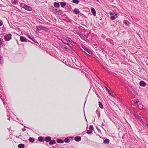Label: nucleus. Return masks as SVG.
<instances>
[{
	"instance_id": "f257e3e1",
	"label": "nucleus",
	"mask_w": 148,
	"mask_h": 148,
	"mask_svg": "<svg viewBox=\"0 0 148 148\" xmlns=\"http://www.w3.org/2000/svg\"><path fill=\"white\" fill-rule=\"evenodd\" d=\"M62 41L64 43L68 45L70 47H72L75 44V43L71 39L66 36L63 37Z\"/></svg>"
},
{
	"instance_id": "f03ea898",
	"label": "nucleus",
	"mask_w": 148,
	"mask_h": 148,
	"mask_svg": "<svg viewBox=\"0 0 148 148\" xmlns=\"http://www.w3.org/2000/svg\"><path fill=\"white\" fill-rule=\"evenodd\" d=\"M12 36L11 34H6L4 36V39L5 41H8L11 39Z\"/></svg>"
},
{
	"instance_id": "7ed1b4c3",
	"label": "nucleus",
	"mask_w": 148,
	"mask_h": 148,
	"mask_svg": "<svg viewBox=\"0 0 148 148\" xmlns=\"http://www.w3.org/2000/svg\"><path fill=\"white\" fill-rule=\"evenodd\" d=\"M20 40L22 42H27L28 40L25 38L23 36H20Z\"/></svg>"
},
{
	"instance_id": "20e7f679",
	"label": "nucleus",
	"mask_w": 148,
	"mask_h": 148,
	"mask_svg": "<svg viewBox=\"0 0 148 148\" xmlns=\"http://www.w3.org/2000/svg\"><path fill=\"white\" fill-rule=\"evenodd\" d=\"M44 27L42 26H38L37 27L36 31L39 32L41 30L44 29Z\"/></svg>"
},
{
	"instance_id": "39448f33",
	"label": "nucleus",
	"mask_w": 148,
	"mask_h": 148,
	"mask_svg": "<svg viewBox=\"0 0 148 148\" xmlns=\"http://www.w3.org/2000/svg\"><path fill=\"white\" fill-rule=\"evenodd\" d=\"M139 84L140 86L143 87H145L146 85V83L143 81H140V82Z\"/></svg>"
},
{
	"instance_id": "423d86ee",
	"label": "nucleus",
	"mask_w": 148,
	"mask_h": 148,
	"mask_svg": "<svg viewBox=\"0 0 148 148\" xmlns=\"http://www.w3.org/2000/svg\"><path fill=\"white\" fill-rule=\"evenodd\" d=\"M91 11L92 13V14L94 16H95L96 15V12L95 10L93 8H91Z\"/></svg>"
},
{
	"instance_id": "0eeeda50",
	"label": "nucleus",
	"mask_w": 148,
	"mask_h": 148,
	"mask_svg": "<svg viewBox=\"0 0 148 148\" xmlns=\"http://www.w3.org/2000/svg\"><path fill=\"white\" fill-rule=\"evenodd\" d=\"M25 7V8L24 9L27 10L29 11H31L32 10V8L27 5H26Z\"/></svg>"
},
{
	"instance_id": "6e6552de",
	"label": "nucleus",
	"mask_w": 148,
	"mask_h": 148,
	"mask_svg": "<svg viewBox=\"0 0 148 148\" xmlns=\"http://www.w3.org/2000/svg\"><path fill=\"white\" fill-rule=\"evenodd\" d=\"M81 138L80 136H76L75 137L74 140L77 142H79L81 140Z\"/></svg>"
},
{
	"instance_id": "1a4fd4ad",
	"label": "nucleus",
	"mask_w": 148,
	"mask_h": 148,
	"mask_svg": "<svg viewBox=\"0 0 148 148\" xmlns=\"http://www.w3.org/2000/svg\"><path fill=\"white\" fill-rule=\"evenodd\" d=\"M74 12L76 14H78L80 13V11L78 9L75 8L74 10Z\"/></svg>"
},
{
	"instance_id": "9d476101",
	"label": "nucleus",
	"mask_w": 148,
	"mask_h": 148,
	"mask_svg": "<svg viewBox=\"0 0 148 148\" xmlns=\"http://www.w3.org/2000/svg\"><path fill=\"white\" fill-rule=\"evenodd\" d=\"M118 16L117 14H116L114 16H112L110 17V18L112 20H114Z\"/></svg>"
},
{
	"instance_id": "9b49d317",
	"label": "nucleus",
	"mask_w": 148,
	"mask_h": 148,
	"mask_svg": "<svg viewBox=\"0 0 148 148\" xmlns=\"http://www.w3.org/2000/svg\"><path fill=\"white\" fill-rule=\"evenodd\" d=\"M45 140L46 142L50 141L51 140V138L49 136L46 137Z\"/></svg>"
},
{
	"instance_id": "f8f14e48",
	"label": "nucleus",
	"mask_w": 148,
	"mask_h": 148,
	"mask_svg": "<svg viewBox=\"0 0 148 148\" xmlns=\"http://www.w3.org/2000/svg\"><path fill=\"white\" fill-rule=\"evenodd\" d=\"M57 142L58 143H63L64 142V141L60 139H58L57 140Z\"/></svg>"
},
{
	"instance_id": "ddd939ff",
	"label": "nucleus",
	"mask_w": 148,
	"mask_h": 148,
	"mask_svg": "<svg viewBox=\"0 0 148 148\" xmlns=\"http://www.w3.org/2000/svg\"><path fill=\"white\" fill-rule=\"evenodd\" d=\"M18 0H12V2L14 4H18Z\"/></svg>"
},
{
	"instance_id": "4468645a",
	"label": "nucleus",
	"mask_w": 148,
	"mask_h": 148,
	"mask_svg": "<svg viewBox=\"0 0 148 148\" xmlns=\"http://www.w3.org/2000/svg\"><path fill=\"white\" fill-rule=\"evenodd\" d=\"M18 148H24V145L23 144H20L18 146Z\"/></svg>"
},
{
	"instance_id": "2eb2a0df",
	"label": "nucleus",
	"mask_w": 148,
	"mask_h": 148,
	"mask_svg": "<svg viewBox=\"0 0 148 148\" xmlns=\"http://www.w3.org/2000/svg\"><path fill=\"white\" fill-rule=\"evenodd\" d=\"M54 5L56 8H58L60 6L59 4L57 2H55L54 3Z\"/></svg>"
},
{
	"instance_id": "dca6fc26",
	"label": "nucleus",
	"mask_w": 148,
	"mask_h": 148,
	"mask_svg": "<svg viewBox=\"0 0 148 148\" xmlns=\"http://www.w3.org/2000/svg\"><path fill=\"white\" fill-rule=\"evenodd\" d=\"M38 140L42 142H43L44 141L43 137L42 136H40L38 137Z\"/></svg>"
},
{
	"instance_id": "f3484780",
	"label": "nucleus",
	"mask_w": 148,
	"mask_h": 148,
	"mask_svg": "<svg viewBox=\"0 0 148 148\" xmlns=\"http://www.w3.org/2000/svg\"><path fill=\"white\" fill-rule=\"evenodd\" d=\"M61 6L62 7H64L66 5V3L64 2H61L60 3Z\"/></svg>"
},
{
	"instance_id": "a211bd4d",
	"label": "nucleus",
	"mask_w": 148,
	"mask_h": 148,
	"mask_svg": "<svg viewBox=\"0 0 148 148\" xmlns=\"http://www.w3.org/2000/svg\"><path fill=\"white\" fill-rule=\"evenodd\" d=\"M56 143L55 141L54 140H52L49 143V144L51 145H53Z\"/></svg>"
},
{
	"instance_id": "6ab92c4d",
	"label": "nucleus",
	"mask_w": 148,
	"mask_h": 148,
	"mask_svg": "<svg viewBox=\"0 0 148 148\" xmlns=\"http://www.w3.org/2000/svg\"><path fill=\"white\" fill-rule=\"evenodd\" d=\"M109 141L110 140L108 139H106L104 140L103 143L106 144H108L109 142Z\"/></svg>"
},
{
	"instance_id": "aec40b11",
	"label": "nucleus",
	"mask_w": 148,
	"mask_h": 148,
	"mask_svg": "<svg viewBox=\"0 0 148 148\" xmlns=\"http://www.w3.org/2000/svg\"><path fill=\"white\" fill-rule=\"evenodd\" d=\"M86 51L89 54H92V51L90 49H86Z\"/></svg>"
},
{
	"instance_id": "412c9836",
	"label": "nucleus",
	"mask_w": 148,
	"mask_h": 148,
	"mask_svg": "<svg viewBox=\"0 0 148 148\" xmlns=\"http://www.w3.org/2000/svg\"><path fill=\"white\" fill-rule=\"evenodd\" d=\"M26 5L25 4L23 3H21L20 6L21 7L24 8H25V6Z\"/></svg>"
},
{
	"instance_id": "4be33fe9",
	"label": "nucleus",
	"mask_w": 148,
	"mask_h": 148,
	"mask_svg": "<svg viewBox=\"0 0 148 148\" xmlns=\"http://www.w3.org/2000/svg\"><path fill=\"white\" fill-rule=\"evenodd\" d=\"M29 140L30 142L33 143L34 140V139L33 138L30 137L29 138Z\"/></svg>"
},
{
	"instance_id": "5701e85b",
	"label": "nucleus",
	"mask_w": 148,
	"mask_h": 148,
	"mask_svg": "<svg viewBox=\"0 0 148 148\" xmlns=\"http://www.w3.org/2000/svg\"><path fill=\"white\" fill-rule=\"evenodd\" d=\"M99 107L101 108L102 109V108H103V105H102V103L101 102L99 101Z\"/></svg>"
},
{
	"instance_id": "b1692460",
	"label": "nucleus",
	"mask_w": 148,
	"mask_h": 148,
	"mask_svg": "<svg viewBox=\"0 0 148 148\" xmlns=\"http://www.w3.org/2000/svg\"><path fill=\"white\" fill-rule=\"evenodd\" d=\"M64 141L65 143H69L70 142V140L68 138H66L65 139Z\"/></svg>"
},
{
	"instance_id": "393cba45",
	"label": "nucleus",
	"mask_w": 148,
	"mask_h": 148,
	"mask_svg": "<svg viewBox=\"0 0 148 148\" xmlns=\"http://www.w3.org/2000/svg\"><path fill=\"white\" fill-rule=\"evenodd\" d=\"M124 23L127 25H128L130 24V23L128 21H127L126 20H124Z\"/></svg>"
},
{
	"instance_id": "a878e982",
	"label": "nucleus",
	"mask_w": 148,
	"mask_h": 148,
	"mask_svg": "<svg viewBox=\"0 0 148 148\" xmlns=\"http://www.w3.org/2000/svg\"><path fill=\"white\" fill-rule=\"evenodd\" d=\"M89 129L90 130L93 131V127L92 125H90L89 126Z\"/></svg>"
},
{
	"instance_id": "bb28decb",
	"label": "nucleus",
	"mask_w": 148,
	"mask_h": 148,
	"mask_svg": "<svg viewBox=\"0 0 148 148\" xmlns=\"http://www.w3.org/2000/svg\"><path fill=\"white\" fill-rule=\"evenodd\" d=\"M72 2L76 4H78L79 3V1L78 0H73Z\"/></svg>"
},
{
	"instance_id": "cd10ccee",
	"label": "nucleus",
	"mask_w": 148,
	"mask_h": 148,
	"mask_svg": "<svg viewBox=\"0 0 148 148\" xmlns=\"http://www.w3.org/2000/svg\"><path fill=\"white\" fill-rule=\"evenodd\" d=\"M3 62V58L0 55V64H1Z\"/></svg>"
},
{
	"instance_id": "c85d7f7f",
	"label": "nucleus",
	"mask_w": 148,
	"mask_h": 148,
	"mask_svg": "<svg viewBox=\"0 0 148 148\" xmlns=\"http://www.w3.org/2000/svg\"><path fill=\"white\" fill-rule=\"evenodd\" d=\"M79 36L82 39L84 40H85L86 38L84 36L80 34L79 35Z\"/></svg>"
},
{
	"instance_id": "c756f323",
	"label": "nucleus",
	"mask_w": 148,
	"mask_h": 148,
	"mask_svg": "<svg viewBox=\"0 0 148 148\" xmlns=\"http://www.w3.org/2000/svg\"><path fill=\"white\" fill-rule=\"evenodd\" d=\"M82 47L83 48V49L85 51H86V49H87L88 48L85 46L84 45H82Z\"/></svg>"
},
{
	"instance_id": "7c9ffc66",
	"label": "nucleus",
	"mask_w": 148,
	"mask_h": 148,
	"mask_svg": "<svg viewBox=\"0 0 148 148\" xmlns=\"http://www.w3.org/2000/svg\"><path fill=\"white\" fill-rule=\"evenodd\" d=\"M31 39L35 42L38 43V42L34 38H31Z\"/></svg>"
},
{
	"instance_id": "2f4dec72",
	"label": "nucleus",
	"mask_w": 148,
	"mask_h": 148,
	"mask_svg": "<svg viewBox=\"0 0 148 148\" xmlns=\"http://www.w3.org/2000/svg\"><path fill=\"white\" fill-rule=\"evenodd\" d=\"M92 132V131L91 130H88L87 131V133L89 134H91Z\"/></svg>"
},
{
	"instance_id": "473e14b6",
	"label": "nucleus",
	"mask_w": 148,
	"mask_h": 148,
	"mask_svg": "<svg viewBox=\"0 0 148 148\" xmlns=\"http://www.w3.org/2000/svg\"><path fill=\"white\" fill-rule=\"evenodd\" d=\"M115 12H114V11H113L112 12H111L110 13V15H113L115 14Z\"/></svg>"
},
{
	"instance_id": "72a5a7b5",
	"label": "nucleus",
	"mask_w": 148,
	"mask_h": 148,
	"mask_svg": "<svg viewBox=\"0 0 148 148\" xmlns=\"http://www.w3.org/2000/svg\"><path fill=\"white\" fill-rule=\"evenodd\" d=\"M3 39L0 38V45H1L3 43Z\"/></svg>"
},
{
	"instance_id": "f704fd0d",
	"label": "nucleus",
	"mask_w": 148,
	"mask_h": 148,
	"mask_svg": "<svg viewBox=\"0 0 148 148\" xmlns=\"http://www.w3.org/2000/svg\"><path fill=\"white\" fill-rule=\"evenodd\" d=\"M3 24V23L2 21L1 20H0V26L2 25Z\"/></svg>"
},
{
	"instance_id": "c9c22d12",
	"label": "nucleus",
	"mask_w": 148,
	"mask_h": 148,
	"mask_svg": "<svg viewBox=\"0 0 148 148\" xmlns=\"http://www.w3.org/2000/svg\"><path fill=\"white\" fill-rule=\"evenodd\" d=\"M106 90H107L108 92L109 93V94H110V90L107 88L106 87Z\"/></svg>"
},
{
	"instance_id": "e433bc0d",
	"label": "nucleus",
	"mask_w": 148,
	"mask_h": 148,
	"mask_svg": "<svg viewBox=\"0 0 148 148\" xmlns=\"http://www.w3.org/2000/svg\"><path fill=\"white\" fill-rule=\"evenodd\" d=\"M109 94L112 97H114V95L113 93H112L110 92V93Z\"/></svg>"
},
{
	"instance_id": "4c0bfd02",
	"label": "nucleus",
	"mask_w": 148,
	"mask_h": 148,
	"mask_svg": "<svg viewBox=\"0 0 148 148\" xmlns=\"http://www.w3.org/2000/svg\"><path fill=\"white\" fill-rule=\"evenodd\" d=\"M27 37H28V38H29V39H31V38H32L31 37H30V36L29 35H27Z\"/></svg>"
},
{
	"instance_id": "58836bf2",
	"label": "nucleus",
	"mask_w": 148,
	"mask_h": 148,
	"mask_svg": "<svg viewBox=\"0 0 148 148\" xmlns=\"http://www.w3.org/2000/svg\"><path fill=\"white\" fill-rule=\"evenodd\" d=\"M22 130L23 132H24L26 130V129L25 128H23L22 129Z\"/></svg>"
},
{
	"instance_id": "ea45409f",
	"label": "nucleus",
	"mask_w": 148,
	"mask_h": 148,
	"mask_svg": "<svg viewBox=\"0 0 148 148\" xmlns=\"http://www.w3.org/2000/svg\"><path fill=\"white\" fill-rule=\"evenodd\" d=\"M139 102V101L138 100H137L136 102V103H138Z\"/></svg>"
},
{
	"instance_id": "a19ab883",
	"label": "nucleus",
	"mask_w": 148,
	"mask_h": 148,
	"mask_svg": "<svg viewBox=\"0 0 148 148\" xmlns=\"http://www.w3.org/2000/svg\"><path fill=\"white\" fill-rule=\"evenodd\" d=\"M1 96H0V98H1V100H2V101H3V100H2V99L1 98Z\"/></svg>"
},
{
	"instance_id": "79ce46f5",
	"label": "nucleus",
	"mask_w": 148,
	"mask_h": 148,
	"mask_svg": "<svg viewBox=\"0 0 148 148\" xmlns=\"http://www.w3.org/2000/svg\"><path fill=\"white\" fill-rule=\"evenodd\" d=\"M8 120H10V117H9L8 118Z\"/></svg>"
},
{
	"instance_id": "37998d69",
	"label": "nucleus",
	"mask_w": 148,
	"mask_h": 148,
	"mask_svg": "<svg viewBox=\"0 0 148 148\" xmlns=\"http://www.w3.org/2000/svg\"><path fill=\"white\" fill-rule=\"evenodd\" d=\"M24 127H25L26 128H29L28 127H25V126H24Z\"/></svg>"
},
{
	"instance_id": "c03bdc74",
	"label": "nucleus",
	"mask_w": 148,
	"mask_h": 148,
	"mask_svg": "<svg viewBox=\"0 0 148 148\" xmlns=\"http://www.w3.org/2000/svg\"><path fill=\"white\" fill-rule=\"evenodd\" d=\"M3 104L4 105L5 104V102H3Z\"/></svg>"
},
{
	"instance_id": "a18cd8bd",
	"label": "nucleus",
	"mask_w": 148,
	"mask_h": 148,
	"mask_svg": "<svg viewBox=\"0 0 148 148\" xmlns=\"http://www.w3.org/2000/svg\"><path fill=\"white\" fill-rule=\"evenodd\" d=\"M81 49V50H82V51H83V49Z\"/></svg>"
},
{
	"instance_id": "49530a36",
	"label": "nucleus",
	"mask_w": 148,
	"mask_h": 148,
	"mask_svg": "<svg viewBox=\"0 0 148 148\" xmlns=\"http://www.w3.org/2000/svg\"><path fill=\"white\" fill-rule=\"evenodd\" d=\"M52 148H55L54 147H53Z\"/></svg>"
},
{
	"instance_id": "de8ad7c7",
	"label": "nucleus",
	"mask_w": 148,
	"mask_h": 148,
	"mask_svg": "<svg viewBox=\"0 0 148 148\" xmlns=\"http://www.w3.org/2000/svg\"><path fill=\"white\" fill-rule=\"evenodd\" d=\"M21 125H23V124H21Z\"/></svg>"
},
{
	"instance_id": "09e8293b",
	"label": "nucleus",
	"mask_w": 148,
	"mask_h": 148,
	"mask_svg": "<svg viewBox=\"0 0 148 148\" xmlns=\"http://www.w3.org/2000/svg\"><path fill=\"white\" fill-rule=\"evenodd\" d=\"M17 120H18V119H17Z\"/></svg>"
},
{
	"instance_id": "8fccbe9b",
	"label": "nucleus",
	"mask_w": 148,
	"mask_h": 148,
	"mask_svg": "<svg viewBox=\"0 0 148 148\" xmlns=\"http://www.w3.org/2000/svg\"><path fill=\"white\" fill-rule=\"evenodd\" d=\"M147 126H148V124H147Z\"/></svg>"
}]
</instances>
